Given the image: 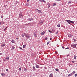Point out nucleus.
Here are the masks:
<instances>
[{"instance_id":"37","label":"nucleus","mask_w":77,"mask_h":77,"mask_svg":"<svg viewBox=\"0 0 77 77\" xmlns=\"http://www.w3.org/2000/svg\"><path fill=\"white\" fill-rule=\"evenodd\" d=\"M26 6H29V4H27L26 5Z\"/></svg>"},{"instance_id":"27","label":"nucleus","mask_w":77,"mask_h":77,"mask_svg":"<svg viewBox=\"0 0 77 77\" xmlns=\"http://www.w3.org/2000/svg\"><path fill=\"white\" fill-rule=\"evenodd\" d=\"M57 27H60V24H58L57 25Z\"/></svg>"},{"instance_id":"13","label":"nucleus","mask_w":77,"mask_h":77,"mask_svg":"<svg viewBox=\"0 0 77 77\" xmlns=\"http://www.w3.org/2000/svg\"><path fill=\"white\" fill-rule=\"evenodd\" d=\"M6 59L7 60H9V57H7Z\"/></svg>"},{"instance_id":"57","label":"nucleus","mask_w":77,"mask_h":77,"mask_svg":"<svg viewBox=\"0 0 77 77\" xmlns=\"http://www.w3.org/2000/svg\"><path fill=\"white\" fill-rule=\"evenodd\" d=\"M1 62V61L0 60V63Z\"/></svg>"},{"instance_id":"40","label":"nucleus","mask_w":77,"mask_h":77,"mask_svg":"<svg viewBox=\"0 0 77 77\" xmlns=\"http://www.w3.org/2000/svg\"><path fill=\"white\" fill-rule=\"evenodd\" d=\"M19 48H20V50H22V48L21 47H20Z\"/></svg>"},{"instance_id":"6","label":"nucleus","mask_w":77,"mask_h":77,"mask_svg":"<svg viewBox=\"0 0 77 77\" xmlns=\"http://www.w3.org/2000/svg\"><path fill=\"white\" fill-rule=\"evenodd\" d=\"M35 67L37 68H39V66L38 65H37L35 66Z\"/></svg>"},{"instance_id":"16","label":"nucleus","mask_w":77,"mask_h":77,"mask_svg":"<svg viewBox=\"0 0 77 77\" xmlns=\"http://www.w3.org/2000/svg\"><path fill=\"white\" fill-rule=\"evenodd\" d=\"M1 75H2V76L5 75V73H1Z\"/></svg>"},{"instance_id":"10","label":"nucleus","mask_w":77,"mask_h":77,"mask_svg":"<svg viewBox=\"0 0 77 77\" xmlns=\"http://www.w3.org/2000/svg\"><path fill=\"white\" fill-rule=\"evenodd\" d=\"M40 2H44V3H45V1L44 0H41L40 1Z\"/></svg>"},{"instance_id":"26","label":"nucleus","mask_w":77,"mask_h":77,"mask_svg":"<svg viewBox=\"0 0 77 77\" xmlns=\"http://www.w3.org/2000/svg\"><path fill=\"white\" fill-rule=\"evenodd\" d=\"M55 71H59V70L57 69H55Z\"/></svg>"},{"instance_id":"55","label":"nucleus","mask_w":77,"mask_h":77,"mask_svg":"<svg viewBox=\"0 0 77 77\" xmlns=\"http://www.w3.org/2000/svg\"><path fill=\"white\" fill-rule=\"evenodd\" d=\"M44 33L45 34V32H44Z\"/></svg>"},{"instance_id":"56","label":"nucleus","mask_w":77,"mask_h":77,"mask_svg":"<svg viewBox=\"0 0 77 77\" xmlns=\"http://www.w3.org/2000/svg\"><path fill=\"white\" fill-rule=\"evenodd\" d=\"M71 36H73L72 35H71Z\"/></svg>"},{"instance_id":"24","label":"nucleus","mask_w":77,"mask_h":77,"mask_svg":"<svg viewBox=\"0 0 77 77\" xmlns=\"http://www.w3.org/2000/svg\"><path fill=\"white\" fill-rule=\"evenodd\" d=\"M66 48V49H67V50H69V48L65 47V48Z\"/></svg>"},{"instance_id":"41","label":"nucleus","mask_w":77,"mask_h":77,"mask_svg":"<svg viewBox=\"0 0 77 77\" xmlns=\"http://www.w3.org/2000/svg\"><path fill=\"white\" fill-rule=\"evenodd\" d=\"M7 6V5H5L4 7H6Z\"/></svg>"},{"instance_id":"2","label":"nucleus","mask_w":77,"mask_h":77,"mask_svg":"<svg viewBox=\"0 0 77 77\" xmlns=\"http://www.w3.org/2000/svg\"><path fill=\"white\" fill-rule=\"evenodd\" d=\"M23 34L25 36L26 38H30V36H29V34L24 33Z\"/></svg>"},{"instance_id":"47","label":"nucleus","mask_w":77,"mask_h":77,"mask_svg":"<svg viewBox=\"0 0 77 77\" xmlns=\"http://www.w3.org/2000/svg\"><path fill=\"white\" fill-rule=\"evenodd\" d=\"M29 2V0H27V2Z\"/></svg>"},{"instance_id":"20","label":"nucleus","mask_w":77,"mask_h":77,"mask_svg":"<svg viewBox=\"0 0 77 77\" xmlns=\"http://www.w3.org/2000/svg\"><path fill=\"white\" fill-rule=\"evenodd\" d=\"M71 36H72L71 35V34H69L68 35V37H69V38H70V37H71Z\"/></svg>"},{"instance_id":"39","label":"nucleus","mask_w":77,"mask_h":77,"mask_svg":"<svg viewBox=\"0 0 77 77\" xmlns=\"http://www.w3.org/2000/svg\"><path fill=\"white\" fill-rule=\"evenodd\" d=\"M58 33H59V32L57 31L56 33V34H58Z\"/></svg>"},{"instance_id":"51","label":"nucleus","mask_w":77,"mask_h":77,"mask_svg":"<svg viewBox=\"0 0 77 77\" xmlns=\"http://www.w3.org/2000/svg\"><path fill=\"white\" fill-rule=\"evenodd\" d=\"M40 13H41V14H42V12L41 11V12H40Z\"/></svg>"},{"instance_id":"23","label":"nucleus","mask_w":77,"mask_h":77,"mask_svg":"<svg viewBox=\"0 0 77 77\" xmlns=\"http://www.w3.org/2000/svg\"><path fill=\"white\" fill-rule=\"evenodd\" d=\"M26 45H24L23 46V48H25L26 47Z\"/></svg>"},{"instance_id":"34","label":"nucleus","mask_w":77,"mask_h":77,"mask_svg":"<svg viewBox=\"0 0 77 77\" xmlns=\"http://www.w3.org/2000/svg\"><path fill=\"white\" fill-rule=\"evenodd\" d=\"M75 77H77V74H76L75 75Z\"/></svg>"},{"instance_id":"25","label":"nucleus","mask_w":77,"mask_h":77,"mask_svg":"<svg viewBox=\"0 0 77 77\" xmlns=\"http://www.w3.org/2000/svg\"><path fill=\"white\" fill-rule=\"evenodd\" d=\"M11 42H12V43H14V42H15V41L14 40H12L11 41Z\"/></svg>"},{"instance_id":"59","label":"nucleus","mask_w":77,"mask_h":77,"mask_svg":"<svg viewBox=\"0 0 77 77\" xmlns=\"http://www.w3.org/2000/svg\"><path fill=\"white\" fill-rule=\"evenodd\" d=\"M2 18H3V17H2Z\"/></svg>"},{"instance_id":"35","label":"nucleus","mask_w":77,"mask_h":77,"mask_svg":"<svg viewBox=\"0 0 77 77\" xmlns=\"http://www.w3.org/2000/svg\"><path fill=\"white\" fill-rule=\"evenodd\" d=\"M48 32H50V33H52V31H51L50 30H49Z\"/></svg>"},{"instance_id":"15","label":"nucleus","mask_w":77,"mask_h":77,"mask_svg":"<svg viewBox=\"0 0 77 77\" xmlns=\"http://www.w3.org/2000/svg\"><path fill=\"white\" fill-rule=\"evenodd\" d=\"M32 68L34 70H35V71H36V68H35V66H33Z\"/></svg>"},{"instance_id":"50","label":"nucleus","mask_w":77,"mask_h":77,"mask_svg":"<svg viewBox=\"0 0 77 77\" xmlns=\"http://www.w3.org/2000/svg\"><path fill=\"white\" fill-rule=\"evenodd\" d=\"M50 5H49V6H48L49 8H50Z\"/></svg>"},{"instance_id":"36","label":"nucleus","mask_w":77,"mask_h":77,"mask_svg":"<svg viewBox=\"0 0 77 77\" xmlns=\"http://www.w3.org/2000/svg\"><path fill=\"white\" fill-rule=\"evenodd\" d=\"M19 69L20 70V71H21V68H19Z\"/></svg>"},{"instance_id":"12","label":"nucleus","mask_w":77,"mask_h":77,"mask_svg":"<svg viewBox=\"0 0 77 77\" xmlns=\"http://www.w3.org/2000/svg\"><path fill=\"white\" fill-rule=\"evenodd\" d=\"M6 45L5 44H3V45H1L2 47H3L4 46H5Z\"/></svg>"},{"instance_id":"38","label":"nucleus","mask_w":77,"mask_h":77,"mask_svg":"<svg viewBox=\"0 0 77 77\" xmlns=\"http://www.w3.org/2000/svg\"><path fill=\"white\" fill-rule=\"evenodd\" d=\"M72 63H74V62H75V61H72Z\"/></svg>"},{"instance_id":"44","label":"nucleus","mask_w":77,"mask_h":77,"mask_svg":"<svg viewBox=\"0 0 77 77\" xmlns=\"http://www.w3.org/2000/svg\"><path fill=\"white\" fill-rule=\"evenodd\" d=\"M62 48H63V49L65 48H64V47H63V46H62Z\"/></svg>"},{"instance_id":"54","label":"nucleus","mask_w":77,"mask_h":77,"mask_svg":"<svg viewBox=\"0 0 77 77\" xmlns=\"http://www.w3.org/2000/svg\"><path fill=\"white\" fill-rule=\"evenodd\" d=\"M41 12V10H40V11H39V13Z\"/></svg>"},{"instance_id":"49","label":"nucleus","mask_w":77,"mask_h":77,"mask_svg":"<svg viewBox=\"0 0 77 77\" xmlns=\"http://www.w3.org/2000/svg\"><path fill=\"white\" fill-rule=\"evenodd\" d=\"M16 39H18V38H16Z\"/></svg>"},{"instance_id":"46","label":"nucleus","mask_w":77,"mask_h":77,"mask_svg":"<svg viewBox=\"0 0 77 77\" xmlns=\"http://www.w3.org/2000/svg\"><path fill=\"white\" fill-rule=\"evenodd\" d=\"M6 71H8V69H6Z\"/></svg>"},{"instance_id":"28","label":"nucleus","mask_w":77,"mask_h":77,"mask_svg":"<svg viewBox=\"0 0 77 77\" xmlns=\"http://www.w3.org/2000/svg\"><path fill=\"white\" fill-rule=\"evenodd\" d=\"M24 71L26 72V71H27V69L26 68H24Z\"/></svg>"},{"instance_id":"3","label":"nucleus","mask_w":77,"mask_h":77,"mask_svg":"<svg viewBox=\"0 0 77 77\" xmlns=\"http://www.w3.org/2000/svg\"><path fill=\"white\" fill-rule=\"evenodd\" d=\"M43 23L44 22L42 20H40L39 23V24H41V25H42V24H43Z\"/></svg>"},{"instance_id":"31","label":"nucleus","mask_w":77,"mask_h":77,"mask_svg":"<svg viewBox=\"0 0 77 77\" xmlns=\"http://www.w3.org/2000/svg\"><path fill=\"white\" fill-rule=\"evenodd\" d=\"M45 40H47L48 39V38L47 37H46L45 38Z\"/></svg>"},{"instance_id":"42","label":"nucleus","mask_w":77,"mask_h":77,"mask_svg":"<svg viewBox=\"0 0 77 77\" xmlns=\"http://www.w3.org/2000/svg\"><path fill=\"white\" fill-rule=\"evenodd\" d=\"M50 40H51L52 39V38H50Z\"/></svg>"},{"instance_id":"43","label":"nucleus","mask_w":77,"mask_h":77,"mask_svg":"<svg viewBox=\"0 0 77 77\" xmlns=\"http://www.w3.org/2000/svg\"><path fill=\"white\" fill-rule=\"evenodd\" d=\"M73 41H76V40H75V39H73Z\"/></svg>"},{"instance_id":"5","label":"nucleus","mask_w":77,"mask_h":77,"mask_svg":"<svg viewBox=\"0 0 77 77\" xmlns=\"http://www.w3.org/2000/svg\"><path fill=\"white\" fill-rule=\"evenodd\" d=\"M35 11H36V12H38V13H39V11H40V10L36 9L35 10Z\"/></svg>"},{"instance_id":"14","label":"nucleus","mask_w":77,"mask_h":77,"mask_svg":"<svg viewBox=\"0 0 77 77\" xmlns=\"http://www.w3.org/2000/svg\"><path fill=\"white\" fill-rule=\"evenodd\" d=\"M76 57H77V56L76 55H74V59H76Z\"/></svg>"},{"instance_id":"18","label":"nucleus","mask_w":77,"mask_h":77,"mask_svg":"<svg viewBox=\"0 0 77 77\" xmlns=\"http://www.w3.org/2000/svg\"><path fill=\"white\" fill-rule=\"evenodd\" d=\"M72 75V73H71L70 74H69L68 75V76H71Z\"/></svg>"},{"instance_id":"53","label":"nucleus","mask_w":77,"mask_h":77,"mask_svg":"<svg viewBox=\"0 0 77 77\" xmlns=\"http://www.w3.org/2000/svg\"><path fill=\"white\" fill-rule=\"evenodd\" d=\"M41 12V10H40V11H39V13Z\"/></svg>"},{"instance_id":"45","label":"nucleus","mask_w":77,"mask_h":77,"mask_svg":"<svg viewBox=\"0 0 77 77\" xmlns=\"http://www.w3.org/2000/svg\"><path fill=\"white\" fill-rule=\"evenodd\" d=\"M3 54L2 53H0V55H2Z\"/></svg>"},{"instance_id":"9","label":"nucleus","mask_w":77,"mask_h":77,"mask_svg":"<svg viewBox=\"0 0 77 77\" xmlns=\"http://www.w3.org/2000/svg\"><path fill=\"white\" fill-rule=\"evenodd\" d=\"M19 17L20 18H23V15H22L21 14H19Z\"/></svg>"},{"instance_id":"32","label":"nucleus","mask_w":77,"mask_h":77,"mask_svg":"<svg viewBox=\"0 0 77 77\" xmlns=\"http://www.w3.org/2000/svg\"><path fill=\"white\" fill-rule=\"evenodd\" d=\"M71 3V1H70L69 2V3Z\"/></svg>"},{"instance_id":"52","label":"nucleus","mask_w":77,"mask_h":77,"mask_svg":"<svg viewBox=\"0 0 77 77\" xmlns=\"http://www.w3.org/2000/svg\"><path fill=\"white\" fill-rule=\"evenodd\" d=\"M69 55H67V56H69Z\"/></svg>"},{"instance_id":"19","label":"nucleus","mask_w":77,"mask_h":77,"mask_svg":"<svg viewBox=\"0 0 77 77\" xmlns=\"http://www.w3.org/2000/svg\"><path fill=\"white\" fill-rule=\"evenodd\" d=\"M55 5H56V3H54V4L53 5V6H55Z\"/></svg>"},{"instance_id":"21","label":"nucleus","mask_w":77,"mask_h":77,"mask_svg":"<svg viewBox=\"0 0 77 77\" xmlns=\"http://www.w3.org/2000/svg\"><path fill=\"white\" fill-rule=\"evenodd\" d=\"M50 42L49 41L48 42L47 44V45H48V44H50Z\"/></svg>"},{"instance_id":"22","label":"nucleus","mask_w":77,"mask_h":77,"mask_svg":"<svg viewBox=\"0 0 77 77\" xmlns=\"http://www.w3.org/2000/svg\"><path fill=\"white\" fill-rule=\"evenodd\" d=\"M14 48H15V47L13 46L12 47V49L13 50H14Z\"/></svg>"},{"instance_id":"30","label":"nucleus","mask_w":77,"mask_h":77,"mask_svg":"<svg viewBox=\"0 0 77 77\" xmlns=\"http://www.w3.org/2000/svg\"><path fill=\"white\" fill-rule=\"evenodd\" d=\"M22 37H23V38H24V35L23 34H22Z\"/></svg>"},{"instance_id":"7","label":"nucleus","mask_w":77,"mask_h":77,"mask_svg":"<svg viewBox=\"0 0 77 77\" xmlns=\"http://www.w3.org/2000/svg\"><path fill=\"white\" fill-rule=\"evenodd\" d=\"M77 45V44H75V45H73L72 46L74 47V48H75L76 47V46Z\"/></svg>"},{"instance_id":"11","label":"nucleus","mask_w":77,"mask_h":77,"mask_svg":"<svg viewBox=\"0 0 77 77\" xmlns=\"http://www.w3.org/2000/svg\"><path fill=\"white\" fill-rule=\"evenodd\" d=\"M32 20H33V18H30L29 19V21H32Z\"/></svg>"},{"instance_id":"58","label":"nucleus","mask_w":77,"mask_h":77,"mask_svg":"<svg viewBox=\"0 0 77 77\" xmlns=\"http://www.w3.org/2000/svg\"><path fill=\"white\" fill-rule=\"evenodd\" d=\"M2 18H3V17H2Z\"/></svg>"},{"instance_id":"4","label":"nucleus","mask_w":77,"mask_h":77,"mask_svg":"<svg viewBox=\"0 0 77 77\" xmlns=\"http://www.w3.org/2000/svg\"><path fill=\"white\" fill-rule=\"evenodd\" d=\"M49 77H53V74L51 73V74L50 75H49Z\"/></svg>"},{"instance_id":"48","label":"nucleus","mask_w":77,"mask_h":77,"mask_svg":"<svg viewBox=\"0 0 77 77\" xmlns=\"http://www.w3.org/2000/svg\"><path fill=\"white\" fill-rule=\"evenodd\" d=\"M57 1H60V0H57Z\"/></svg>"},{"instance_id":"17","label":"nucleus","mask_w":77,"mask_h":77,"mask_svg":"<svg viewBox=\"0 0 77 77\" xmlns=\"http://www.w3.org/2000/svg\"><path fill=\"white\" fill-rule=\"evenodd\" d=\"M41 35H44V32H41Z\"/></svg>"},{"instance_id":"29","label":"nucleus","mask_w":77,"mask_h":77,"mask_svg":"<svg viewBox=\"0 0 77 77\" xmlns=\"http://www.w3.org/2000/svg\"><path fill=\"white\" fill-rule=\"evenodd\" d=\"M75 71H74L72 72V74H75Z\"/></svg>"},{"instance_id":"8","label":"nucleus","mask_w":77,"mask_h":77,"mask_svg":"<svg viewBox=\"0 0 77 77\" xmlns=\"http://www.w3.org/2000/svg\"><path fill=\"white\" fill-rule=\"evenodd\" d=\"M34 36L35 37H37V35H36V32H34Z\"/></svg>"},{"instance_id":"1","label":"nucleus","mask_w":77,"mask_h":77,"mask_svg":"<svg viewBox=\"0 0 77 77\" xmlns=\"http://www.w3.org/2000/svg\"><path fill=\"white\" fill-rule=\"evenodd\" d=\"M66 21H67L69 23V24H70V23H72V24H74V22L72 21H71L70 20H66Z\"/></svg>"},{"instance_id":"33","label":"nucleus","mask_w":77,"mask_h":77,"mask_svg":"<svg viewBox=\"0 0 77 77\" xmlns=\"http://www.w3.org/2000/svg\"><path fill=\"white\" fill-rule=\"evenodd\" d=\"M7 27H6V28H5L4 29V30H5H5H6V29H7Z\"/></svg>"}]
</instances>
